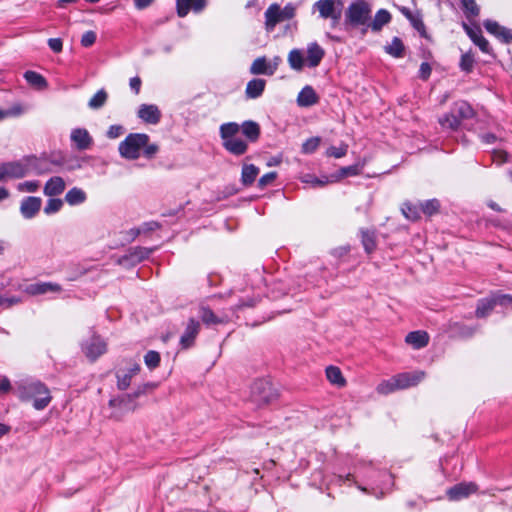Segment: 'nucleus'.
Returning a JSON list of instances; mask_svg holds the SVG:
<instances>
[{
    "label": "nucleus",
    "instance_id": "obj_57",
    "mask_svg": "<svg viewBox=\"0 0 512 512\" xmlns=\"http://www.w3.org/2000/svg\"><path fill=\"white\" fill-rule=\"evenodd\" d=\"M156 387H157L156 383H153V382L144 383L142 385H139L136 388V390L131 394L136 399V398L140 397L141 395H144L148 392L153 391Z\"/></svg>",
    "mask_w": 512,
    "mask_h": 512
},
{
    "label": "nucleus",
    "instance_id": "obj_53",
    "mask_svg": "<svg viewBox=\"0 0 512 512\" xmlns=\"http://www.w3.org/2000/svg\"><path fill=\"white\" fill-rule=\"evenodd\" d=\"M493 297L496 303V306L502 307H511L512 308V295L511 294H502V293H493Z\"/></svg>",
    "mask_w": 512,
    "mask_h": 512
},
{
    "label": "nucleus",
    "instance_id": "obj_41",
    "mask_svg": "<svg viewBox=\"0 0 512 512\" xmlns=\"http://www.w3.org/2000/svg\"><path fill=\"white\" fill-rule=\"evenodd\" d=\"M240 130V125L234 122H229L222 124L220 126V136L223 142L228 141L230 139L236 138L235 136Z\"/></svg>",
    "mask_w": 512,
    "mask_h": 512
},
{
    "label": "nucleus",
    "instance_id": "obj_36",
    "mask_svg": "<svg viewBox=\"0 0 512 512\" xmlns=\"http://www.w3.org/2000/svg\"><path fill=\"white\" fill-rule=\"evenodd\" d=\"M85 200L86 193L78 187H73L65 195V201L71 206L79 205Z\"/></svg>",
    "mask_w": 512,
    "mask_h": 512
},
{
    "label": "nucleus",
    "instance_id": "obj_13",
    "mask_svg": "<svg viewBox=\"0 0 512 512\" xmlns=\"http://www.w3.org/2000/svg\"><path fill=\"white\" fill-rule=\"evenodd\" d=\"M426 376L424 371L403 372L395 375L400 390L418 385Z\"/></svg>",
    "mask_w": 512,
    "mask_h": 512
},
{
    "label": "nucleus",
    "instance_id": "obj_44",
    "mask_svg": "<svg viewBox=\"0 0 512 512\" xmlns=\"http://www.w3.org/2000/svg\"><path fill=\"white\" fill-rule=\"evenodd\" d=\"M385 51L393 57L403 56L404 45L398 37H394L392 42L385 47Z\"/></svg>",
    "mask_w": 512,
    "mask_h": 512
},
{
    "label": "nucleus",
    "instance_id": "obj_8",
    "mask_svg": "<svg viewBox=\"0 0 512 512\" xmlns=\"http://www.w3.org/2000/svg\"><path fill=\"white\" fill-rule=\"evenodd\" d=\"M82 351L90 361H95L107 351L106 342L96 334L82 345Z\"/></svg>",
    "mask_w": 512,
    "mask_h": 512
},
{
    "label": "nucleus",
    "instance_id": "obj_45",
    "mask_svg": "<svg viewBox=\"0 0 512 512\" xmlns=\"http://www.w3.org/2000/svg\"><path fill=\"white\" fill-rule=\"evenodd\" d=\"M360 173L359 165H352L348 167H343L339 170V172L335 175H332V181L337 182L347 176H355Z\"/></svg>",
    "mask_w": 512,
    "mask_h": 512
},
{
    "label": "nucleus",
    "instance_id": "obj_2",
    "mask_svg": "<svg viewBox=\"0 0 512 512\" xmlns=\"http://www.w3.org/2000/svg\"><path fill=\"white\" fill-rule=\"evenodd\" d=\"M149 141V136L144 133L129 134L120 144V155L128 160H136L140 157L143 146Z\"/></svg>",
    "mask_w": 512,
    "mask_h": 512
},
{
    "label": "nucleus",
    "instance_id": "obj_46",
    "mask_svg": "<svg viewBox=\"0 0 512 512\" xmlns=\"http://www.w3.org/2000/svg\"><path fill=\"white\" fill-rule=\"evenodd\" d=\"M401 210L407 221L416 222L420 220L419 210L415 206L405 203Z\"/></svg>",
    "mask_w": 512,
    "mask_h": 512
},
{
    "label": "nucleus",
    "instance_id": "obj_20",
    "mask_svg": "<svg viewBox=\"0 0 512 512\" xmlns=\"http://www.w3.org/2000/svg\"><path fill=\"white\" fill-rule=\"evenodd\" d=\"M65 187L64 179L60 176H54L45 183L43 193L49 197L57 196L65 190Z\"/></svg>",
    "mask_w": 512,
    "mask_h": 512
},
{
    "label": "nucleus",
    "instance_id": "obj_29",
    "mask_svg": "<svg viewBox=\"0 0 512 512\" xmlns=\"http://www.w3.org/2000/svg\"><path fill=\"white\" fill-rule=\"evenodd\" d=\"M325 374L328 381L332 385L338 388H343L344 386H346V379L344 378L339 367L332 365L328 366L325 370Z\"/></svg>",
    "mask_w": 512,
    "mask_h": 512
},
{
    "label": "nucleus",
    "instance_id": "obj_35",
    "mask_svg": "<svg viewBox=\"0 0 512 512\" xmlns=\"http://www.w3.org/2000/svg\"><path fill=\"white\" fill-rule=\"evenodd\" d=\"M477 330V327L467 326L463 323L454 322L450 324V331L456 336L462 338L472 337Z\"/></svg>",
    "mask_w": 512,
    "mask_h": 512
},
{
    "label": "nucleus",
    "instance_id": "obj_47",
    "mask_svg": "<svg viewBox=\"0 0 512 512\" xmlns=\"http://www.w3.org/2000/svg\"><path fill=\"white\" fill-rule=\"evenodd\" d=\"M302 182L303 183H306V184H310L312 186H324L328 183H333L332 181V177L328 178V177H323V178H318L312 174H305L303 177H302Z\"/></svg>",
    "mask_w": 512,
    "mask_h": 512
},
{
    "label": "nucleus",
    "instance_id": "obj_25",
    "mask_svg": "<svg viewBox=\"0 0 512 512\" xmlns=\"http://www.w3.org/2000/svg\"><path fill=\"white\" fill-rule=\"evenodd\" d=\"M466 33L469 35L471 40L485 53L489 52V43L488 41L482 36L481 30L478 26L470 27L466 24L463 25Z\"/></svg>",
    "mask_w": 512,
    "mask_h": 512
},
{
    "label": "nucleus",
    "instance_id": "obj_11",
    "mask_svg": "<svg viewBox=\"0 0 512 512\" xmlns=\"http://www.w3.org/2000/svg\"><path fill=\"white\" fill-rule=\"evenodd\" d=\"M370 8L365 2L353 3L347 10V18L353 25H364L369 19Z\"/></svg>",
    "mask_w": 512,
    "mask_h": 512
},
{
    "label": "nucleus",
    "instance_id": "obj_14",
    "mask_svg": "<svg viewBox=\"0 0 512 512\" xmlns=\"http://www.w3.org/2000/svg\"><path fill=\"white\" fill-rule=\"evenodd\" d=\"M137 116L148 124H158L161 119V111L154 104H142L139 106Z\"/></svg>",
    "mask_w": 512,
    "mask_h": 512
},
{
    "label": "nucleus",
    "instance_id": "obj_7",
    "mask_svg": "<svg viewBox=\"0 0 512 512\" xmlns=\"http://www.w3.org/2000/svg\"><path fill=\"white\" fill-rule=\"evenodd\" d=\"M322 18H330L332 26H336L341 18V5L335 0H319L314 4Z\"/></svg>",
    "mask_w": 512,
    "mask_h": 512
},
{
    "label": "nucleus",
    "instance_id": "obj_64",
    "mask_svg": "<svg viewBox=\"0 0 512 512\" xmlns=\"http://www.w3.org/2000/svg\"><path fill=\"white\" fill-rule=\"evenodd\" d=\"M142 150L145 157L152 158L158 152L159 147L157 144H150L148 141L147 144L143 146Z\"/></svg>",
    "mask_w": 512,
    "mask_h": 512
},
{
    "label": "nucleus",
    "instance_id": "obj_16",
    "mask_svg": "<svg viewBox=\"0 0 512 512\" xmlns=\"http://www.w3.org/2000/svg\"><path fill=\"white\" fill-rule=\"evenodd\" d=\"M42 200L39 197H26L21 201L20 212L26 219L34 217L41 209Z\"/></svg>",
    "mask_w": 512,
    "mask_h": 512
},
{
    "label": "nucleus",
    "instance_id": "obj_27",
    "mask_svg": "<svg viewBox=\"0 0 512 512\" xmlns=\"http://www.w3.org/2000/svg\"><path fill=\"white\" fill-rule=\"evenodd\" d=\"M266 81L264 79L255 78L247 83L245 95L249 99L260 97L265 89Z\"/></svg>",
    "mask_w": 512,
    "mask_h": 512
},
{
    "label": "nucleus",
    "instance_id": "obj_54",
    "mask_svg": "<svg viewBox=\"0 0 512 512\" xmlns=\"http://www.w3.org/2000/svg\"><path fill=\"white\" fill-rule=\"evenodd\" d=\"M348 145L347 144H341L339 147L332 146L327 149L326 154L330 157L334 158H342L347 154Z\"/></svg>",
    "mask_w": 512,
    "mask_h": 512
},
{
    "label": "nucleus",
    "instance_id": "obj_38",
    "mask_svg": "<svg viewBox=\"0 0 512 512\" xmlns=\"http://www.w3.org/2000/svg\"><path fill=\"white\" fill-rule=\"evenodd\" d=\"M259 174V169L253 164H245L242 168L241 181L244 185L249 186Z\"/></svg>",
    "mask_w": 512,
    "mask_h": 512
},
{
    "label": "nucleus",
    "instance_id": "obj_19",
    "mask_svg": "<svg viewBox=\"0 0 512 512\" xmlns=\"http://www.w3.org/2000/svg\"><path fill=\"white\" fill-rule=\"evenodd\" d=\"M26 291L32 295H41L47 293H59L62 291V288L59 284L51 283V282H41L30 284Z\"/></svg>",
    "mask_w": 512,
    "mask_h": 512
},
{
    "label": "nucleus",
    "instance_id": "obj_56",
    "mask_svg": "<svg viewBox=\"0 0 512 512\" xmlns=\"http://www.w3.org/2000/svg\"><path fill=\"white\" fill-rule=\"evenodd\" d=\"M9 118H15L23 115L27 111V107L21 103H15L6 109Z\"/></svg>",
    "mask_w": 512,
    "mask_h": 512
},
{
    "label": "nucleus",
    "instance_id": "obj_51",
    "mask_svg": "<svg viewBox=\"0 0 512 512\" xmlns=\"http://www.w3.org/2000/svg\"><path fill=\"white\" fill-rule=\"evenodd\" d=\"M462 6L468 18L476 17L479 15V7L475 0H462Z\"/></svg>",
    "mask_w": 512,
    "mask_h": 512
},
{
    "label": "nucleus",
    "instance_id": "obj_10",
    "mask_svg": "<svg viewBox=\"0 0 512 512\" xmlns=\"http://www.w3.org/2000/svg\"><path fill=\"white\" fill-rule=\"evenodd\" d=\"M280 62L281 58L279 56L274 57L272 61H268L265 57H258L253 61L250 73L253 75L271 76L277 70Z\"/></svg>",
    "mask_w": 512,
    "mask_h": 512
},
{
    "label": "nucleus",
    "instance_id": "obj_28",
    "mask_svg": "<svg viewBox=\"0 0 512 512\" xmlns=\"http://www.w3.org/2000/svg\"><path fill=\"white\" fill-rule=\"evenodd\" d=\"M324 50L315 42L310 43L307 47V63L310 67H316L320 64L324 57Z\"/></svg>",
    "mask_w": 512,
    "mask_h": 512
},
{
    "label": "nucleus",
    "instance_id": "obj_37",
    "mask_svg": "<svg viewBox=\"0 0 512 512\" xmlns=\"http://www.w3.org/2000/svg\"><path fill=\"white\" fill-rule=\"evenodd\" d=\"M390 20H391L390 13L385 9H381L376 13L373 21L371 22V24L369 26L371 27V29L373 31L377 32V31L381 30L384 25L389 23Z\"/></svg>",
    "mask_w": 512,
    "mask_h": 512
},
{
    "label": "nucleus",
    "instance_id": "obj_12",
    "mask_svg": "<svg viewBox=\"0 0 512 512\" xmlns=\"http://www.w3.org/2000/svg\"><path fill=\"white\" fill-rule=\"evenodd\" d=\"M141 370V366L137 362H131L127 369H120L116 372L117 387L119 390H126L134 376Z\"/></svg>",
    "mask_w": 512,
    "mask_h": 512
},
{
    "label": "nucleus",
    "instance_id": "obj_6",
    "mask_svg": "<svg viewBox=\"0 0 512 512\" xmlns=\"http://www.w3.org/2000/svg\"><path fill=\"white\" fill-rule=\"evenodd\" d=\"M109 406L114 409L110 418L120 420L123 413L134 411L137 408L133 395L125 394L117 398L110 399Z\"/></svg>",
    "mask_w": 512,
    "mask_h": 512
},
{
    "label": "nucleus",
    "instance_id": "obj_52",
    "mask_svg": "<svg viewBox=\"0 0 512 512\" xmlns=\"http://www.w3.org/2000/svg\"><path fill=\"white\" fill-rule=\"evenodd\" d=\"M320 141L319 137L307 139L302 145V152L305 154L313 153L318 148Z\"/></svg>",
    "mask_w": 512,
    "mask_h": 512
},
{
    "label": "nucleus",
    "instance_id": "obj_40",
    "mask_svg": "<svg viewBox=\"0 0 512 512\" xmlns=\"http://www.w3.org/2000/svg\"><path fill=\"white\" fill-rule=\"evenodd\" d=\"M460 123L461 121L459 117L453 112V110L439 118V124L443 129L457 130Z\"/></svg>",
    "mask_w": 512,
    "mask_h": 512
},
{
    "label": "nucleus",
    "instance_id": "obj_22",
    "mask_svg": "<svg viewBox=\"0 0 512 512\" xmlns=\"http://www.w3.org/2000/svg\"><path fill=\"white\" fill-rule=\"evenodd\" d=\"M70 137L79 150H85L92 144V138L86 129H74Z\"/></svg>",
    "mask_w": 512,
    "mask_h": 512
},
{
    "label": "nucleus",
    "instance_id": "obj_34",
    "mask_svg": "<svg viewBox=\"0 0 512 512\" xmlns=\"http://www.w3.org/2000/svg\"><path fill=\"white\" fill-rule=\"evenodd\" d=\"M223 146L234 155H242L247 150V144L239 138H233L225 141L223 142Z\"/></svg>",
    "mask_w": 512,
    "mask_h": 512
},
{
    "label": "nucleus",
    "instance_id": "obj_32",
    "mask_svg": "<svg viewBox=\"0 0 512 512\" xmlns=\"http://www.w3.org/2000/svg\"><path fill=\"white\" fill-rule=\"evenodd\" d=\"M24 78L29 85L37 90H44L48 86L46 79L35 71H26L24 73Z\"/></svg>",
    "mask_w": 512,
    "mask_h": 512
},
{
    "label": "nucleus",
    "instance_id": "obj_48",
    "mask_svg": "<svg viewBox=\"0 0 512 512\" xmlns=\"http://www.w3.org/2000/svg\"><path fill=\"white\" fill-rule=\"evenodd\" d=\"M160 360V354L154 350L148 351L144 356V362L150 370L157 368L160 364Z\"/></svg>",
    "mask_w": 512,
    "mask_h": 512
},
{
    "label": "nucleus",
    "instance_id": "obj_58",
    "mask_svg": "<svg viewBox=\"0 0 512 512\" xmlns=\"http://www.w3.org/2000/svg\"><path fill=\"white\" fill-rule=\"evenodd\" d=\"M474 58L470 53H465L461 57L460 67L465 72H470L473 69Z\"/></svg>",
    "mask_w": 512,
    "mask_h": 512
},
{
    "label": "nucleus",
    "instance_id": "obj_15",
    "mask_svg": "<svg viewBox=\"0 0 512 512\" xmlns=\"http://www.w3.org/2000/svg\"><path fill=\"white\" fill-rule=\"evenodd\" d=\"M478 487L475 483L469 482V483H459L451 487L447 491L448 498L450 500H460L462 498H466L469 495L475 493L477 491Z\"/></svg>",
    "mask_w": 512,
    "mask_h": 512
},
{
    "label": "nucleus",
    "instance_id": "obj_31",
    "mask_svg": "<svg viewBox=\"0 0 512 512\" xmlns=\"http://www.w3.org/2000/svg\"><path fill=\"white\" fill-rule=\"evenodd\" d=\"M330 254L336 260L337 266H339L343 263L350 262V259L352 257L351 246L344 245V246L336 247L330 251Z\"/></svg>",
    "mask_w": 512,
    "mask_h": 512
},
{
    "label": "nucleus",
    "instance_id": "obj_3",
    "mask_svg": "<svg viewBox=\"0 0 512 512\" xmlns=\"http://www.w3.org/2000/svg\"><path fill=\"white\" fill-rule=\"evenodd\" d=\"M250 397L257 406H263L274 402L278 398V393L268 380L257 379L251 386Z\"/></svg>",
    "mask_w": 512,
    "mask_h": 512
},
{
    "label": "nucleus",
    "instance_id": "obj_21",
    "mask_svg": "<svg viewBox=\"0 0 512 512\" xmlns=\"http://www.w3.org/2000/svg\"><path fill=\"white\" fill-rule=\"evenodd\" d=\"M361 243L367 254L373 253L378 244V236L374 229H362L361 230Z\"/></svg>",
    "mask_w": 512,
    "mask_h": 512
},
{
    "label": "nucleus",
    "instance_id": "obj_30",
    "mask_svg": "<svg viewBox=\"0 0 512 512\" xmlns=\"http://www.w3.org/2000/svg\"><path fill=\"white\" fill-rule=\"evenodd\" d=\"M318 97L310 86L304 87L297 97V103L301 107H308L317 103Z\"/></svg>",
    "mask_w": 512,
    "mask_h": 512
},
{
    "label": "nucleus",
    "instance_id": "obj_63",
    "mask_svg": "<svg viewBox=\"0 0 512 512\" xmlns=\"http://www.w3.org/2000/svg\"><path fill=\"white\" fill-rule=\"evenodd\" d=\"M277 177V174L276 172H269L265 175H263L259 181H258V185L260 188H264L265 186L269 185L270 183H272L275 178Z\"/></svg>",
    "mask_w": 512,
    "mask_h": 512
},
{
    "label": "nucleus",
    "instance_id": "obj_59",
    "mask_svg": "<svg viewBox=\"0 0 512 512\" xmlns=\"http://www.w3.org/2000/svg\"><path fill=\"white\" fill-rule=\"evenodd\" d=\"M153 249L147 248H136L135 251L131 254V257L134 261L140 262L149 257Z\"/></svg>",
    "mask_w": 512,
    "mask_h": 512
},
{
    "label": "nucleus",
    "instance_id": "obj_61",
    "mask_svg": "<svg viewBox=\"0 0 512 512\" xmlns=\"http://www.w3.org/2000/svg\"><path fill=\"white\" fill-rule=\"evenodd\" d=\"M96 41V34L93 31H87L82 35L81 44L84 47L93 45Z\"/></svg>",
    "mask_w": 512,
    "mask_h": 512
},
{
    "label": "nucleus",
    "instance_id": "obj_43",
    "mask_svg": "<svg viewBox=\"0 0 512 512\" xmlns=\"http://www.w3.org/2000/svg\"><path fill=\"white\" fill-rule=\"evenodd\" d=\"M288 63L293 70L301 71L304 66V57L300 50L293 49L289 52Z\"/></svg>",
    "mask_w": 512,
    "mask_h": 512
},
{
    "label": "nucleus",
    "instance_id": "obj_23",
    "mask_svg": "<svg viewBox=\"0 0 512 512\" xmlns=\"http://www.w3.org/2000/svg\"><path fill=\"white\" fill-rule=\"evenodd\" d=\"M199 317L202 322L207 325H217V324H225L228 322L227 316H217L209 307L201 306L199 309Z\"/></svg>",
    "mask_w": 512,
    "mask_h": 512
},
{
    "label": "nucleus",
    "instance_id": "obj_5",
    "mask_svg": "<svg viewBox=\"0 0 512 512\" xmlns=\"http://www.w3.org/2000/svg\"><path fill=\"white\" fill-rule=\"evenodd\" d=\"M295 16V7L292 4L281 8L278 4H271L265 12V27L272 31L275 26L283 21L290 20Z\"/></svg>",
    "mask_w": 512,
    "mask_h": 512
},
{
    "label": "nucleus",
    "instance_id": "obj_42",
    "mask_svg": "<svg viewBox=\"0 0 512 512\" xmlns=\"http://www.w3.org/2000/svg\"><path fill=\"white\" fill-rule=\"evenodd\" d=\"M397 390H400L396 382L395 375L388 380H383L376 387V391L382 395L391 394Z\"/></svg>",
    "mask_w": 512,
    "mask_h": 512
},
{
    "label": "nucleus",
    "instance_id": "obj_17",
    "mask_svg": "<svg viewBox=\"0 0 512 512\" xmlns=\"http://www.w3.org/2000/svg\"><path fill=\"white\" fill-rule=\"evenodd\" d=\"M177 14L185 17L190 11L201 12L206 6V0H177Z\"/></svg>",
    "mask_w": 512,
    "mask_h": 512
},
{
    "label": "nucleus",
    "instance_id": "obj_24",
    "mask_svg": "<svg viewBox=\"0 0 512 512\" xmlns=\"http://www.w3.org/2000/svg\"><path fill=\"white\" fill-rule=\"evenodd\" d=\"M405 342L411 345L414 349H421L428 345L429 335L425 331H413L406 335Z\"/></svg>",
    "mask_w": 512,
    "mask_h": 512
},
{
    "label": "nucleus",
    "instance_id": "obj_62",
    "mask_svg": "<svg viewBox=\"0 0 512 512\" xmlns=\"http://www.w3.org/2000/svg\"><path fill=\"white\" fill-rule=\"evenodd\" d=\"M140 231L136 228H131L121 239L120 245H125L132 242L138 235Z\"/></svg>",
    "mask_w": 512,
    "mask_h": 512
},
{
    "label": "nucleus",
    "instance_id": "obj_33",
    "mask_svg": "<svg viewBox=\"0 0 512 512\" xmlns=\"http://www.w3.org/2000/svg\"><path fill=\"white\" fill-rule=\"evenodd\" d=\"M242 133L252 142H255L260 135V126L254 121H245L240 126Z\"/></svg>",
    "mask_w": 512,
    "mask_h": 512
},
{
    "label": "nucleus",
    "instance_id": "obj_4",
    "mask_svg": "<svg viewBox=\"0 0 512 512\" xmlns=\"http://www.w3.org/2000/svg\"><path fill=\"white\" fill-rule=\"evenodd\" d=\"M34 159L0 163V180L23 178L34 169Z\"/></svg>",
    "mask_w": 512,
    "mask_h": 512
},
{
    "label": "nucleus",
    "instance_id": "obj_55",
    "mask_svg": "<svg viewBox=\"0 0 512 512\" xmlns=\"http://www.w3.org/2000/svg\"><path fill=\"white\" fill-rule=\"evenodd\" d=\"M40 187L39 181H25L17 185V190L20 192L33 193Z\"/></svg>",
    "mask_w": 512,
    "mask_h": 512
},
{
    "label": "nucleus",
    "instance_id": "obj_18",
    "mask_svg": "<svg viewBox=\"0 0 512 512\" xmlns=\"http://www.w3.org/2000/svg\"><path fill=\"white\" fill-rule=\"evenodd\" d=\"M486 30L501 39L503 42L509 43L512 41V30L499 25L497 22L487 20L484 22Z\"/></svg>",
    "mask_w": 512,
    "mask_h": 512
},
{
    "label": "nucleus",
    "instance_id": "obj_49",
    "mask_svg": "<svg viewBox=\"0 0 512 512\" xmlns=\"http://www.w3.org/2000/svg\"><path fill=\"white\" fill-rule=\"evenodd\" d=\"M107 100V93L104 90H99L90 100L89 107L91 109H98L102 107Z\"/></svg>",
    "mask_w": 512,
    "mask_h": 512
},
{
    "label": "nucleus",
    "instance_id": "obj_39",
    "mask_svg": "<svg viewBox=\"0 0 512 512\" xmlns=\"http://www.w3.org/2000/svg\"><path fill=\"white\" fill-rule=\"evenodd\" d=\"M452 110L459 117L460 121L470 119L474 116L473 108L464 101L455 103Z\"/></svg>",
    "mask_w": 512,
    "mask_h": 512
},
{
    "label": "nucleus",
    "instance_id": "obj_60",
    "mask_svg": "<svg viewBox=\"0 0 512 512\" xmlns=\"http://www.w3.org/2000/svg\"><path fill=\"white\" fill-rule=\"evenodd\" d=\"M439 208V203L437 200H429L422 206V212L428 215H432Z\"/></svg>",
    "mask_w": 512,
    "mask_h": 512
},
{
    "label": "nucleus",
    "instance_id": "obj_9",
    "mask_svg": "<svg viewBox=\"0 0 512 512\" xmlns=\"http://www.w3.org/2000/svg\"><path fill=\"white\" fill-rule=\"evenodd\" d=\"M200 329L201 324L198 320L194 318H190L188 320L179 340V345L181 349L186 350L195 345V340L200 332Z\"/></svg>",
    "mask_w": 512,
    "mask_h": 512
},
{
    "label": "nucleus",
    "instance_id": "obj_50",
    "mask_svg": "<svg viewBox=\"0 0 512 512\" xmlns=\"http://www.w3.org/2000/svg\"><path fill=\"white\" fill-rule=\"evenodd\" d=\"M63 206V201L58 198H50L45 207H44V213L47 215L57 213L61 210Z\"/></svg>",
    "mask_w": 512,
    "mask_h": 512
},
{
    "label": "nucleus",
    "instance_id": "obj_26",
    "mask_svg": "<svg viewBox=\"0 0 512 512\" xmlns=\"http://www.w3.org/2000/svg\"><path fill=\"white\" fill-rule=\"evenodd\" d=\"M495 306L496 303L493 294H491L489 297L481 298L477 302L475 316L477 318H486L493 311Z\"/></svg>",
    "mask_w": 512,
    "mask_h": 512
},
{
    "label": "nucleus",
    "instance_id": "obj_1",
    "mask_svg": "<svg viewBox=\"0 0 512 512\" xmlns=\"http://www.w3.org/2000/svg\"><path fill=\"white\" fill-rule=\"evenodd\" d=\"M19 397L32 401L36 410L45 409L52 400L48 387L39 381H28L19 386Z\"/></svg>",
    "mask_w": 512,
    "mask_h": 512
}]
</instances>
